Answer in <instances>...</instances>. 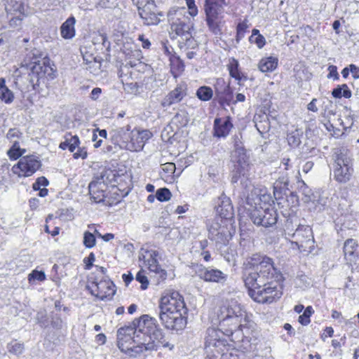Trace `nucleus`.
<instances>
[{"label": "nucleus", "mask_w": 359, "mask_h": 359, "mask_svg": "<svg viewBox=\"0 0 359 359\" xmlns=\"http://www.w3.org/2000/svg\"><path fill=\"white\" fill-rule=\"evenodd\" d=\"M244 283L250 297L258 303H271L282 296L278 283L281 274L273 259L259 254L252 255L244 262Z\"/></svg>", "instance_id": "obj_1"}, {"label": "nucleus", "mask_w": 359, "mask_h": 359, "mask_svg": "<svg viewBox=\"0 0 359 359\" xmlns=\"http://www.w3.org/2000/svg\"><path fill=\"white\" fill-rule=\"evenodd\" d=\"M133 325L134 327H121L117 331V344L122 352L137 357L144 351H156L161 346L173 348L155 318L142 315Z\"/></svg>", "instance_id": "obj_2"}, {"label": "nucleus", "mask_w": 359, "mask_h": 359, "mask_svg": "<svg viewBox=\"0 0 359 359\" xmlns=\"http://www.w3.org/2000/svg\"><path fill=\"white\" fill-rule=\"evenodd\" d=\"M159 309V319L165 328L178 331L186 326L188 309L178 292H165L160 299Z\"/></svg>", "instance_id": "obj_3"}, {"label": "nucleus", "mask_w": 359, "mask_h": 359, "mask_svg": "<svg viewBox=\"0 0 359 359\" xmlns=\"http://www.w3.org/2000/svg\"><path fill=\"white\" fill-rule=\"evenodd\" d=\"M167 16L170 22V38L177 41L180 49L186 50L196 48L198 44L191 34L194 23L186 15L185 8H172L168 12Z\"/></svg>", "instance_id": "obj_4"}, {"label": "nucleus", "mask_w": 359, "mask_h": 359, "mask_svg": "<svg viewBox=\"0 0 359 359\" xmlns=\"http://www.w3.org/2000/svg\"><path fill=\"white\" fill-rule=\"evenodd\" d=\"M219 327L225 329L226 336H231L234 332L243 331L244 325L243 320L245 321L246 315L240 304L236 300H231L220 307L218 313Z\"/></svg>", "instance_id": "obj_5"}, {"label": "nucleus", "mask_w": 359, "mask_h": 359, "mask_svg": "<svg viewBox=\"0 0 359 359\" xmlns=\"http://www.w3.org/2000/svg\"><path fill=\"white\" fill-rule=\"evenodd\" d=\"M333 158L334 180L340 183L347 182L353 171L350 151L345 147L336 148Z\"/></svg>", "instance_id": "obj_6"}, {"label": "nucleus", "mask_w": 359, "mask_h": 359, "mask_svg": "<svg viewBox=\"0 0 359 359\" xmlns=\"http://www.w3.org/2000/svg\"><path fill=\"white\" fill-rule=\"evenodd\" d=\"M225 0H205L204 11L209 29L215 35L222 34V21Z\"/></svg>", "instance_id": "obj_7"}, {"label": "nucleus", "mask_w": 359, "mask_h": 359, "mask_svg": "<svg viewBox=\"0 0 359 359\" xmlns=\"http://www.w3.org/2000/svg\"><path fill=\"white\" fill-rule=\"evenodd\" d=\"M290 223L286 224L285 233L286 238L291 239L301 252H311L314 249V238L312 229L309 226L299 225L294 231L290 229Z\"/></svg>", "instance_id": "obj_8"}, {"label": "nucleus", "mask_w": 359, "mask_h": 359, "mask_svg": "<svg viewBox=\"0 0 359 359\" xmlns=\"http://www.w3.org/2000/svg\"><path fill=\"white\" fill-rule=\"evenodd\" d=\"M233 232L231 220L215 218L208 225V238L217 244L226 245Z\"/></svg>", "instance_id": "obj_9"}, {"label": "nucleus", "mask_w": 359, "mask_h": 359, "mask_svg": "<svg viewBox=\"0 0 359 359\" xmlns=\"http://www.w3.org/2000/svg\"><path fill=\"white\" fill-rule=\"evenodd\" d=\"M115 177L114 171L110 169H103L99 176L95 177L89 184L88 189L91 198L95 203L104 201L106 197L107 184L111 183Z\"/></svg>", "instance_id": "obj_10"}, {"label": "nucleus", "mask_w": 359, "mask_h": 359, "mask_svg": "<svg viewBox=\"0 0 359 359\" xmlns=\"http://www.w3.org/2000/svg\"><path fill=\"white\" fill-rule=\"evenodd\" d=\"M241 184L245 186V189L250 191V193L246 197V204L248 206L246 207V209L249 213L251 210L259 208L260 206L268 205L271 204V202H273L271 195L267 193L266 189L251 186V183L248 178L245 179V182L241 181Z\"/></svg>", "instance_id": "obj_11"}, {"label": "nucleus", "mask_w": 359, "mask_h": 359, "mask_svg": "<svg viewBox=\"0 0 359 359\" xmlns=\"http://www.w3.org/2000/svg\"><path fill=\"white\" fill-rule=\"evenodd\" d=\"M159 252L148 246H143L139 251V261L142 267L147 268L149 271L158 274L161 280L167 278V272L161 269L158 264L157 257Z\"/></svg>", "instance_id": "obj_12"}, {"label": "nucleus", "mask_w": 359, "mask_h": 359, "mask_svg": "<svg viewBox=\"0 0 359 359\" xmlns=\"http://www.w3.org/2000/svg\"><path fill=\"white\" fill-rule=\"evenodd\" d=\"M249 216L255 224L264 227L274 225L278 219L276 210L271 204L251 210Z\"/></svg>", "instance_id": "obj_13"}, {"label": "nucleus", "mask_w": 359, "mask_h": 359, "mask_svg": "<svg viewBox=\"0 0 359 359\" xmlns=\"http://www.w3.org/2000/svg\"><path fill=\"white\" fill-rule=\"evenodd\" d=\"M231 161L233 164L231 182L236 183L241 176L245 177L250 167L245 149L239 147L237 150H233L231 153Z\"/></svg>", "instance_id": "obj_14"}, {"label": "nucleus", "mask_w": 359, "mask_h": 359, "mask_svg": "<svg viewBox=\"0 0 359 359\" xmlns=\"http://www.w3.org/2000/svg\"><path fill=\"white\" fill-rule=\"evenodd\" d=\"M30 65L28 79L34 89L44 78L48 77L51 79L54 78V70L48 60L43 59L41 61L32 62Z\"/></svg>", "instance_id": "obj_15"}, {"label": "nucleus", "mask_w": 359, "mask_h": 359, "mask_svg": "<svg viewBox=\"0 0 359 359\" xmlns=\"http://www.w3.org/2000/svg\"><path fill=\"white\" fill-rule=\"evenodd\" d=\"M41 166L39 157L27 155L21 157L12 168V172L19 177H28L35 173Z\"/></svg>", "instance_id": "obj_16"}, {"label": "nucleus", "mask_w": 359, "mask_h": 359, "mask_svg": "<svg viewBox=\"0 0 359 359\" xmlns=\"http://www.w3.org/2000/svg\"><path fill=\"white\" fill-rule=\"evenodd\" d=\"M138 8L140 18L143 20L144 24L147 25H158L160 19L158 15H162L157 13L156 6L154 0H133Z\"/></svg>", "instance_id": "obj_17"}, {"label": "nucleus", "mask_w": 359, "mask_h": 359, "mask_svg": "<svg viewBox=\"0 0 359 359\" xmlns=\"http://www.w3.org/2000/svg\"><path fill=\"white\" fill-rule=\"evenodd\" d=\"M114 287L115 285L110 280L98 278L87 285V289L91 294L101 300L111 299L116 292Z\"/></svg>", "instance_id": "obj_18"}, {"label": "nucleus", "mask_w": 359, "mask_h": 359, "mask_svg": "<svg viewBox=\"0 0 359 359\" xmlns=\"http://www.w3.org/2000/svg\"><path fill=\"white\" fill-rule=\"evenodd\" d=\"M151 133L147 130L130 131L129 141L126 150L130 151H140L143 148L146 142L150 139Z\"/></svg>", "instance_id": "obj_19"}, {"label": "nucleus", "mask_w": 359, "mask_h": 359, "mask_svg": "<svg viewBox=\"0 0 359 359\" xmlns=\"http://www.w3.org/2000/svg\"><path fill=\"white\" fill-rule=\"evenodd\" d=\"M196 273L201 280L208 283L224 284L228 277L226 273L212 267H200Z\"/></svg>", "instance_id": "obj_20"}, {"label": "nucleus", "mask_w": 359, "mask_h": 359, "mask_svg": "<svg viewBox=\"0 0 359 359\" xmlns=\"http://www.w3.org/2000/svg\"><path fill=\"white\" fill-rule=\"evenodd\" d=\"M131 127L127 125L125 127H121L112 130L110 133V139L114 145H117L121 149H126L128 147V141L130 136Z\"/></svg>", "instance_id": "obj_21"}, {"label": "nucleus", "mask_w": 359, "mask_h": 359, "mask_svg": "<svg viewBox=\"0 0 359 359\" xmlns=\"http://www.w3.org/2000/svg\"><path fill=\"white\" fill-rule=\"evenodd\" d=\"M227 327H224V328H222L220 327L219 329H216L215 327H209L206 332L205 337V348L207 351L210 349V351H212L211 347H217L220 344H223V341L222 339L223 335H226L225 334Z\"/></svg>", "instance_id": "obj_22"}, {"label": "nucleus", "mask_w": 359, "mask_h": 359, "mask_svg": "<svg viewBox=\"0 0 359 359\" xmlns=\"http://www.w3.org/2000/svg\"><path fill=\"white\" fill-rule=\"evenodd\" d=\"M187 95V86L185 83L178 84L162 100L161 105L163 107H170L172 104L180 102Z\"/></svg>", "instance_id": "obj_23"}, {"label": "nucleus", "mask_w": 359, "mask_h": 359, "mask_svg": "<svg viewBox=\"0 0 359 359\" xmlns=\"http://www.w3.org/2000/svg\"><path fill=\"white\" fill-rule=\"evenodd\" d=\"M216 212L219 217H216L215 218L231 220L233 215V208L231 205L230 198L226 196L219 197L217 206L216 207Z\"/></svg>", "instance_id": "obj_24"}, {"label": "nucleus", "mask_w": 359, "mask_h": 359, "mask_svg": "<svg viewBox=\"0 0 359 359\" xmlns=\"http://www.w3.org/2000/svg\"><path fill=\"white\" fill-rule=\"evenodd\" d=\"M232 128L233 124L229 117L217 118L214 121V135L217 137H225L229 134Z\"/></svg>", "instance_id": "obj_25"}, {"label": "nucleus", "mask_w": 359, "mask_h": 359, "mask_svg": "<svg viewBox=\"0 0 359 359\" xmlns=\"http://www.w3.org/2000/svg\"><path fill=\"white\" fill-rule=\"evenodd\" d=\"M76 20L74 17L68 18L60 27L61 36L66 39H72L75 36L74 25Z\"/></svg>", "instance_id": "obj_26"}, {"label": "nucleus", "mask_w": 359, "mask_h": 359, "mask_svg": "<svg viewBox=\"0 0 359 359\" xmlns=\"http://www.w3.org/2000/svg\"><path fill=\"white\" fill-rule=\"evenodd\" d=\"M278 58L273 56L262 58L259 62V69L262 72H271L278 66Z\"/></svg>", "instance_id": "obj_27"}, {"label": "nucleus", "mask_w": 359, "mask_h": 359, "mask_svg": "<svg viewBox=\"0 0 359 359\" xmlns=\"http://www.w3.org/2000/svg\"><path fill=\"white\" fill-rule=\"evenodd\" d=\"M358 245L356 241L354 239L350 238L345 241L344 245V252L345 258L352 262L355 258V251L356 250Z\"/></svg>", "instance_id": "obj_28"}, {"label": "nucleus", "mask_w": 359, "mask_h": 359, "mask_svg": "<svg viewBox=\"0 0 359 359\" xmlns=\"http://www.w3.org/2000/svg\"><path fill=\"white\" fill-rule=\"evenodd\" d=\"M79 144L80 141L77 135H69V137H65V141L60 144L59 147L62 150L68 149L71 152H74L76 148L79 147Z\"/></svg>", "instance_id": "obj_29"}, {"label": "nucleus", "mask_w": 359, "mask_h": 359, "mask_svg": "<svg viewBox=\"0 0 359 359\" xmlns=\"http://www.w3.org/2000/svg\"><path fill=\"white\" fill-rule=\"evenodd\" d=\"M238 61L235 58H231L228 65V69L229 74L231 77L234 78L238 81L243 79L246 80V76H244L242 73L238 70Z\"/></svg>", "instance_id": "obj_30"}, {"label": "nucleus", "mask_w": 359, "mask_h": 359, "mask_svg": "<svg viewBox=\"0 0 359 359\" xmlns=\"http://www.w3.org/2000/svg\"><path fill=\"white\" fill-rule=\"evenodd\" d=\"M5 83V79L0 78V99L6 103H11L13 100V94Z\"/></svg>", "instance_id": "obj_31"}, {"label": "nucleus", "mask_w": 359, "mask_h": 359, "mask_svg": "<svg viewBox=\"0 0 359 359\" xmlns=\"http://www.w3.org/2000/svg\"><path fill=\"white\" fill-rule=\"evenodd\" d=\"M188 114L185 111H180L172 118L171 123L177 128L186 126L189 123Z\"/></svg>", "instance_id": "obj_32"}, {"label": "nucleus", "mask_w": 359, "mask_h": 359, "mask_svg": "<svg viewBox=\"0 0 359 359\" xmlns=\"http://www.w3.org/2000/svg\"><path fill=\"white\" fill-rule=\"evenodd\" d=\"M332 95L335 98H341V97L350 98L352 93L346 84H342L334 88Z\"/></svg>", "instance_id": "obj_33"}, {"label": "nucleus", "mask_w": 359, "mask_h": 359, "mask_svg": "<svg viewBox=\"0 0 359 359\" xmlns=\"http://www.w3.org/2000/svg\"><path fill=\"white\" fill-rule=\"evenodd\" d=\"M213 95L212 90L209 86H201L196 91V96L202 101H209Z\"/></svg>", "instance_id": "obj_34"}, {"label": "nucleus", "mask_w": 359, "mask_h": 359, "mask_svg": "<svg viewBox=\"0 0 359 359\" xmlns=\"http://www.w3.org/2000/svg\"><path fill=\"white\" fill-rule=\"evenodd\" d=\"M6 10L8 13H22L24 12V6L21 2H19L16 0H7Z\"/></svg>", "instance_id": "obj_35"}, {"label": "nucleus", "mask_w": 359, "mask_h": 359, "mask_svg": "<svg viewBox=\"0 0 359 359\" xmlns=\"http://www.w3.org/2000/svg\"><path fill=\"white\" fill-rule=\"evenodd\" d=\"M25 152V149H20V144L18 142H14L13 146L8 151L7 154L11 159L16 160L21 157Z\"/></svg>", "instance_id": "obj_36"}, {"label": "nucleus", "mask_w": 359, "mask_h": 359, "mask_svg": "<svg viewBox=\"0 0 359 359\" xmlns=\"http://www.w3.org/2000/svg\"><path fill=\"white\" fill-rule=\"evenodd\" d=\"M7 348L9 353L19 355L24 351V344L18 342L17 341H13L8 344Z\"/></svg>", "instance_id": "obj_37"}, {"label": "nucleus", "mask_w": 359, "mask_h": 359, "mask_svg": "<svg viewBox=\"0 0 359 359\" xmlns=\"http://www.w3.org/2000/svg\"><path fill=\"white\" fill-rule=\"evenodd\" d=\"M314 312L312 306H307L305 310L304 311V313L302 315H300L299 316V322L303 325H307L310 323V317L312 315V313Z\"/></svg>", "instance_id": "obj_38"}, {"label": "nucleus", "mask_w": 359, "mask_h": 359, "mask_svg": "<svg viewBox=\"0 0 359 359\" xmlns=\"http://www.w3.org/2000/svg\"><path fill=\"white\" fill-rule=\"evenodd\" d=\"M83 243L87 248H92L96 244L95 236L89 231H85L83 233Z\"/></svg>", "instance_id": "obj_39"}, {"label": "nucleus", "mask_w": 359, "mask_h": 359, "mask_svg": "<svg viewBox=\"0 0 359 359\" xmlns=\"http://www.w3.org/2000/svg\"><path fill=\"white\" fill-rule=\"evenodd\" d=\"M171 196L172 194L167 188L158 189L156 193V198L161 202L169 201Z\"/></svg>", "instance_id": "obj_40"}, {"label": "nucleus", "mask_w": 359, "mask_h": 359, "mask_svg": "<svg viewBox=\"0 0 359 359\" xmlns=\"http://www.w3.org/2000/svg\"><path fill=\"white\" fill-rule=\"evenodd\" d=\"M288 180L287 178L283 177L277 180L273 184V193L276 195L278 192H281L282 190L287 189Z\"/></svg>", "instance_id": "obj_41"}, {"label": "nucleus", "mask_w": 359, "mask_h": 359, "mask_svg": "<svg viewBox=\"0 0 359 359\" xmlns=\"http://www.w3.org/2000/svg\"><path fill=\"white\" fill-rule=\"evenodd\" d=\"M248 27V26L245 22H241L238 24L236 36L237 43H239L240 41L245 36V34Z\"/></svg>", "instance_id": "obj_42"}, {"label": "nucleus", "mask_w": 359, "mask_h": 359, "mask_svg": "<svg viewBox=\"0 0 359 359\" xmlns=\"http://www.w3.org/2000/svg\"><path fill=\"white\" fill-rule=\"evenodd\" d=\"M46 279V275L43 271L34 270L28 276V280L29 283L34 280L43 281Z\"/></svg>", "instance_id": "obj_43"}, {"label": "nucleus", "mask_w": 359, "mask_h": 359, "mask_svg": "<svg viewBox=\"0 0 359 359\" xmlns=\"http://www.w3.org/2000/svg\"><path fill=\"white\" fill-rule=\"evenodd\" d=\"M136 280L141 283V288L142 290H146L148 287L149 280L142 269L137 273Z\"/></svg>", "instance_id": "obj_44"}, {"label": "nucleus", "mask_w": 359, "mask_h": 359, "mask_svg": "<svg viewBox=\"0 0 359 359\" xmlns=\"http://www.w3.org/2000/svg\"><path fill=\"white\" fill-rule=\"evenodd\" d=\"M287 140L290 145L295 147L301 142L299 135L297 131L293 132L288 135Z\"/></svg>", "instance_id": "obj_45"}, {"label": "nucleus", "mask_w": 359, "mask_h": 359, "mask_svg": "<svg viewBox=\"0 0 359 359\" xmlns=\"http://www.w3.org/2000/svg\"><path fill=\"white\" fill-rule=\"evenodd\" d=\"M186 4L189 9L188 13L189 15H191V17L196 16L198 14V8L195 4V1L191 0V1H187Z\"/></svg>", "instance_id": "obj_46"}, {"label": "nucleus", "mask_w": 359, "mask_h": 359, "mask_svg": "<svg viewBox=\"0 0 359 359\" xmlns=\"http://www.w3.org/2000/svg\"><path fill=\"white\" fill-rule=\"evenodd\" d=\"M163 171L168 175H172L175 172L176 167L173 163H166L161 165Z\"/></svg>", "instance_id": "obj_47"}, {"label": "nucleus", "mask_w": 359, "mask_h": 359, "mask_svg": "<svg viewBox=\"0 0 359 359\" xmlns=\"http://www.w3.org/2000/svg\"><path fill=\"white\" fill-rule=\"evenodd\" d=\"M329 74H327V78H333L334 80L337 81L339 79V75L337 72V67L334 65H330L328 67Z\"/></svg>", "instance_id": "obj_48"}, {"label": "nucleus", "mask_w": 359, "mask_h": 359, "mask_svg": "<svg viewBox=\"0 0 359 359\" xmlns=\"http://www.w3.org/2000/svg\"><path fill=\"white\" fill-rule=\"evenodd\" d=\"M78 148L79 149H78L77 151L74 153V154H73L74 158L76 159L79 158H81L82 159L86 158L87 156H88L86 149L84 147H82V148L78 147Z\"/></svg>", "instance_id": "obj_49"}, {"label": "nucleus", "mask_w": 359, "mask_h": 359, "mask_svg": "<svg viewBox=\"0 0 359 359\" xmlns=\"http://www.w3.org/2000/svg\"><path fill=\"white\" fill-rule=\"evenodd\" d=\"M252 43H255L259 48H262L265 45L266 40L265 38L261 34L255 36Z\"/></svg>", "instance_id": "obj_50"}, {"label": "nucleus", "mask_w": 359, "mask_h": 359, "mask_svg": "<svg viewBox=\"0 0 359 359\" xmlns=\"http://www.w3.org/2000/svg\"><path fill=\"white\" fill-rule=\"evenodd\" d=\"M95 260V255L90 252L87 258L84 259V262L86 264V269H90Z\"/></svg>", "instance_id": "obj_51"}, {"label": "nucleus", "mask_w": 359, "mask_h": 359, "mask_svg": "<svg viewBox=\"0 0 359 359\" xmlns=\"http://www.w3.org/2000/svg\"><path fill=\"white\" fill-rule=\"evenodd\" d=\"M350 72L354 79H359V67L356 65L351 64L349 65Z\"/></svg>", "instance_id": "obj_52"}, {"label": "nucleus", "mask_w": 359, "mask_h": 359, "mask_svg": "<svg viewBox=\"0 0 359 359\" xmlns=\"http://www.w3.org/2000/svg\"><path fill=\"white\" fill-rule=\"evenodd\" d=\"M101 93L102 89L100 88H94L90 93V97L93 100H96L98 99Z\"/></svg>", "instance_id": "obj_53"}, {"label": "nucleus", "mask_w": 359, "mask_h": 359, "mask_svg": "<svg viewBox=\"0 0 359 359\" xmlns=\"http://www.w3.org/2000/svg\"><path fill=\"white\" fill-rule=\"evenodd\" d=\"M138 39L142 41V46L144 48H149L151 43L147 39H144L143 34L139 35Z\"/></svg>", "instance_id": "obj_54"}, {"label": "nucleus", "mask_w": 359, "mask_h": 359, "mask_svg": "<svg viewBox=\"0 0 359 359\" xmlns=\"http://www.w3.org/2000/svg\"><path fill=\"white\" fill-rule=\"evenodd\" d=\"M317 100L313 98L307 105V109L309 111L316 112L318 111V107L316 105Z\"/></svg>", "instance_id": "obj_55"}, {"label": "nucleus", "mask_w": 359, "mask_h": 359, "mask_svg": "<svg viewBox=\"0 0 359 359\" xmlns=\"http://www.w3.org/2000/svg\"><path fill=\"white\" fill-rule=\"evenodd\" d=\"M36 182L41 187H44V188L48 185L49 182L48 180L45 177H39L36 179Z\"/></svg>", "instance_id": "obj_56"}, {"label": "nucleus", "mask_w": 359, "mask_h": 359, "mask_svg": "<svg viewBox=\"0 0 359 359\" xmlns=\"http://www.w3.org/2000/svg\"><path fill=\"white\" fill-rule=\"evenodd\" d=\"M313 163L312 161H307L304 163L302 168V171L304 173H308L313 168Z\"/></svg>", "instance_id": "obj_57"}, {"label": "nucleus", "mask_w": 359, "mask_h": 359, "mask_svg": "<svg viewBox=\"0 0 359 359\" xmlns=\"http://www.w3.org/2000/svg\"><path fill=\"white\" fill-rule=\"evenodd\" d=\"M233 141H234V150H237L238 148L244 149L243 147L242 142L240 140V138L238 135H235L233 137Z\"/></svg>", "instance_id": "obj_58"}, {"label": "nucleus", "mask_w": 359, "mask_h": 359, "mask_svg": "<svg viewBox=\"0 0 359 359\" xmlns=\"http://www.w3.org/2000/svg\"><path fill=\"white\" fill-rule=\"evenodd\" d=\"M122 278L126 285H128L133 279V275L131 273L129 274H123Z\"/></svg>", "instance_id": "obj_59"}, {"label": "nucleus", "mask_w": 359, "mask_h": 359, "mask_svg": "<svg viewBox=\"0 0 359 359\" xmlns=\"http://www.w3.org/2000/svg\"><path fill=\"white\" fill-rule=\"evenodd\" d=\"M39 201L37 198H32L29 200V205L32 209H36L39 206Z\"/></svg>", "instance_id": "obj_60"}, {"label": "nucleus", "mask_w": 359, "mask_h": 359, "mask_svg": "<svg viewBox=\"0 0 359 359\" xmlns=\"http://www.w3.org/2000/svg\"><path fill=\"white\" fill-rule=\"evenodd\" d=\"M201 255L203 257V259L205 262H209L211 259L210 253L208 251L203 250L201 253Z\"/></svg>", "instance_id": "obj_61"}, {"label": "nucleus", "mask_w": 359, "mask_h": 359, "mask_svg": "<svg viewBox=\"0 0 359 359\" xmlns=\"http://www.w3.org/2000/svg\"><path fill=\"white\" fill-rule=\"evenodd\" d=\"M96 339L98 342L103 344L106 341V336L104 334H99L96 336Z\"/></svg>", "instance_id": "obj_62"}, {"label": "nucleus", "mask_w": 359, "mask_h": 359, "mask_svg": "<svg viewBox=\"0 0 359 359\" xmlns=\"http://www.w3.org/2000/svg\"><path fill=\"white\" fill-rule=\"evenodd\" d=\"M18 131L16 129H10L7 133V137L11 138L18 136Z\"/></svg>", "instance_id": "obj_63"}, {"label": "nucleus", "mask_w": 359, "mask_h": 359, "mask_svg": "<svg viewBox=\"0 0 359 359\" xmlns=\"http://www.w3.org/2000/svg\"><path fill=\"white\" fill-rule=\"evenodd\" d=\"M100 238L104 241H109L114 238V235L113 233H106L104 235H102Z\"/></svg>", "instance_id": "obj_64"}]
</instances>
